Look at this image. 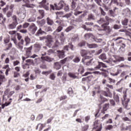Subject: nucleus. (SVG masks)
Segmentation results:
<instances>
[{
  "mask_svg": "<svg viewBox=\"0 0 131 131\" xmlns=\"http://www.w3.org/2000/svg\"><path fill=\"white\" fill-rule=\"evenodd\" d=\"M111 105H112V106H113V107H114L115 106V101H114V100L113 99H111L110 100Z\"/></svg>",
  "mask_w": 131,
  "mask_h": 131,
  "instance_id": "69168bd1",
  "label": "nucleus"
},
{
  "mask_svg": "<svg viewBox=\"0 0 131 131\" xmlns=\"http://www.w3.org/2000/svg\"><path fill=\"white\" fill-rule=\"evenodd\" d=\"M43 33H46V32H45V31H42V30H41V28H40L37 31L36 35L37 36H39V35H42Z\"/></svg>",
  "mask_w": 131,
  "mask_h": 131,
  "instance_id": "a878e982",
  "label": "nucleus"
},
{
  "mask_svg": "<svg viewBox=\"0 0 131 131\" xmlns=\"http://www.w3.org/2000/svg\"><path fill=\"white\" fill-rule=\"evenodd\" d=\"M108 13L110 16H111L112 17H114L115 13L113 10H110Z\"/></svg>",
  "mask_w": 131,
  "mask_h": 131,
  "instance_id": "e2e57ef3",
  "label": "nucleus"
},
{
  "mask_svg": "<svg viewBox=\"0 0 131 131\" xmlns=\"http://www.w3.org/2000/svg\"><path fill=\"white\" fill-rule=\"evenodd\" d=\"M97 23L98 24H102V25L106 23L105 21V18H101L99 20H97Z\"/></svg>",
  "mask_w": 131,
  "mask_h": 131,
  "instance_id": "e433bc0d",
  "label": "nucleus"
},
{
  "mask_svg": "<svg viewBox=\"0 0 131 131\" xmlns=\"http://www.w3.org/2000/svg\"><path fill=\"white\" fill-rule=\"evenodd\" d=\"M54 60V58H52L48 55L46 56L45 57L43 58L42 60H41L42 63H45V62H48V63H51Z\"/></svg>",
  "mask_w": 131,
  "mask_h": 131,
  "instance_id": "6e6552de",
  "label": "nucleus"
},
{
  "mask_svg": "<svg viewBox=\"0 0 131 131\" xmlns=\"http://www.w3.org/2000/svg\"><path fill=\"white\" fill-rule=\"evenodd\" d=\"M26 63H29L30 65H32L33 64V60L31 59H29L26 60Z\"/></svg>",
  "mask_w": 131,
  "mask_h": 131,
  "instance_id": "864d4df0",
  "label": "nucleus"
},
{
  "mask_svg": "<svg viewBox=\"0 0 131 131\" xmlns=\"http://www.w3.org/2000/svg\"><path fill=\"white\" fill-rule=\"evenodd\" d=\"M60 39L61 41H62V42H64V40H65V36H64V33L61 32L60 35Z\"/></svg>",
  "mask_w": 131,
  "mask_h": 131,
  "instance_id": "79ce46f5",
  "label": "nucleus"
},
{
  "mask_svg": "<svg viewBox=\"0 0 131 131\" xmlns=\"http://www.w3.org/2000/svg\"><path fill=\"white\" fill-rule=\"evenodd\" d=\"M99 10L101 12V15H102V16H105V15H106V12H105V11H104V10H103L102 9V7H99Z\"/></svg>",
  "mask_w": 131,
  "mask_h": 131,
  "instance_id": "bf43d9fd",
  "label": "nucleus"
},
{
  "mask_svg": "<svg viewBox=\"0 0 131 131\" xmlns=\"http://www.w3.org/2000/svg\"><path fill=\"white\" fill-rule=\"evenodd\" d=\"M79 9H80V7L78 6L75 9H74L73 11L71 12L70 13L64 15L65 18L67 19H69L72 14L74 15L75 17H77L80 14H82L83 12L79 11Z\"/></svg>",
  "mask_w": 131,
  "mask_h": 131,
  "instance_id": "f257e3e1",
  "label": "nucleus"
},
{
  "mask_svg": "<svg viewBox=\"0 0 131 131\" xmlns=\"http://www.w3.org/2000/svg\"><path fill=\"white\" fill-rule=\"evenodd\" d=\"M23 2L24 4H30V0H15L14 3H20Z\"/></svg>",
  "mask_w": 131,
  "mask_h": 131,
  "instance_id": "c756f323",
  "label": "nucleus"
},
{
  "mask_svg": "<svg viewBox=\"0 0 131 131\" xmlns=\"http://www.w3.org/2000/svg\"><path fill=\"white\" fill-rule=\"evenodd\" d=\"M54 6L56 10L60 11V10H62L64 8V6H66V4L63 0H61L57 5L56 3L54 4Z\"/></svg>",
  "mask_w": 131,
  "mask_h": 131,
  "instance_id": "20e7f679",
  "label": "nucleus"
},
{
  "mask_svg": "<svg viewBox=\"0 0 131 131\" xmlns=\"http://www.w3.org/2000/svg\"><path fill=\"white\" fill-rule=\"evenodd\" d=\"M95 15L93 14H90L88 15V20H95Z\"/></svg>",
  "mask_w": 131,
  "mask_h": 131,
  "instance_id": "a19ab883",
  "label": "nucleus"
},
{
  "mask_svg": "<svg viewBox=\"0 0 131 131\" xmlns=\"http://www.w3.org/2000/svg\"><path fill=\"white\" fill-rule=\"evenodd\" d=\"M16 48L21 52H23V45H21V44L18 43V44L16 45Z\"/></svg>",
  "mask_w": 131,
  "mask_h": 131,
  "instance_id": "58836bf2",
  "label": "nucleus"
},
{
  "mask_svg": "<svg viewBox=\"0 0 131 131\" xmlns=\"http://www.w3.org/2000/svg\"><path fill=\"white\" fill-rule=\"evenodd\" d=\"M98 64L95 68V70H98V69H100L101 67H102V68H107V66L102 62L98 61Z\"/></svg>",
  "mask_w": 131,
  "mask_h": 131,
  "instance_id": "ddd939ff",
  "label": "nucleus"
},
{
  "mask_svg": "<svg viewBox=\"0 0 131 131\" xmlns=\"http://www.w3.org/2000/svg\"><path fill=\"white\" fill-rule=\"evenodd\" d=\"M123 99L124 100H122V103L123 107H124V108L127 110H129L131 108V106L130 105H128V103H129L130 99L126 97V94H125L123 96Z\"/></svg>",
  "mask_w": 131,
  "mask_h": 131,
  "instance_id": "f03ea898",
  "label": "nucleus"
},
{
  "mask_svg": "<svg viewBox=\"0 0 131 131\" xmlns=\"http://www.w3.org/2000/svg\"><path fill=\"white\" fill-rule=\"evenodd\" d=\"M28 30L32 34H35L37 30V26L33 23L29 27Z\"/></svg>",
  "mask_w": 131,
  "mask_h": 131,
  "instance_id": "39448f33",
  "label": "nucleus"
},
{
  "mask_svg": "<svg viewBox=\"0 0 131 131\" xmlns=\"http://www.w3.org/2000/svg\"><path fill=\"white\" fill-rule=\"evenodd\" d=\"M27 22H35V21H36V18H35V17H34V16H31L29 18H28L27 19Z\"/></svg>",
  "mask_w": 131,
  "mask_h": 131,
  "instance_id": "7c9ffc66",
  "label": "nucleus"
},
{
  "mask_svg": "<svg viewBox=\"0 0 131 131\" xmlns=\"http://www.w3.org/2000/svg\"><path fill=\"white\" fill-rule=\"evenodd\" d=\"M13 23L18 24V21H17V16L16 15H13L12 16Z\"/></svg>",
  "mask_w": 131,
  "mask_h": 131,
  "instance_id": "09e8293b",
  "label": "nucleus"
},
{
  "mask_svg": "<svg viewBox=\"0 0 131 131\" xmlns=\"http://www.w3.org/2000/svg\"><path fill=\"white\" fill-rule=\"evenodd\" d=\"M98 58L104 61V60L107 59V55H106V54L105 53H102L98 56Z\"/></svg>",
  "mask_w": 131,
  "mask_h": 131,
  "instance_id": "393cba45",
  "label": "nucleus"
},
{
  "mask_svg": "<svg viewBox=\"0 0 131 131\" xmlns=\"http://www.w3.org/2000/svg\"><path fill=\"white\" fill-rule=\"evenodd\" d=\"M93 59L92 58L89 61L86 62V66H91L92 65V62H93Z\"/></svg>",
  "mask_w": 131,
  "mask_h": 131,
  "instance_id": "0e129e2a",
  "label": "nucleus"
},
{
  "mask_svg": "<svg viewBox=\"0 0 131 131\" xmlns=\"http://www.w3.org/2000/svg\"><path fill=\"white\" fill-rule=\"evenodd\" d=\"M47 55H48L47 52H44L43 53H41V57H40L41 61H42L44 58H46V56H47Z\"/></svg>",
  "mask_w": 131,
  "mask_h": 131,
  "instance_id": "a18cd8bd",
  "label": "nucleus"
},
{
  "mask_svg": "<svg viewBox=\"0 0 131 131\" xmlns=\"http://www.w3.org/2000/svg\"><path fill=\"white\" fill-rule=\"evenodd\" d=\"M61 63L59 62H56L54 63V68L56 70H59V69H61Z\"/></svg>",
  "mask_w": 131,
  "mask_h": 131,
  "instance_id": "b1692460",
  "label": "nucleus"
},
{
  "mask_svg": "<svg viewBox=\"0 0 131 131\" xmlns=\"http://www.w3.org/2000/svg\"><path fill=\"white\" fill-rule=\"evenodd\" d=\"M38 13L39 14L40 16H38L37 17V20H41V19L45 17V10H39Z\"/></svg>",
  "mask_w": 131,
  "mask_h": 131,
  "instance_id": "2eb2a0df",
  "label": "nucleus"
},
{
  "mask_svg": "<svg viewBox=\"0 0 131 131\" xmlns=\"http://www.w3.org/2000/svg\"><path fill=\"white\" fill-rule=\"evenodd\" d=\"M113 28L114 29H120L121 28V26L116 24L114 25Z\"/></svg>",
  "mask_w": 131,
  "mask_h": 131,
  "instance_id": "680f3d73",
  "label": "nucleus"
},
{
  "mask_svg": "<svg viewBox=\"0 0 131 131\" xmlns=\"http://www.w3.org/2000/svg\"><path fill=\"white\" fill-rule=\"evenodd\" d=\"M100 104H99V106H100L101 105H102V104H104V103H105V102H107V101H108V99H107V98L103 97L102 95L100 96Z\"/></svg>",
  "mask_w": 131,
  "mask_h": 131,
  "instance_id": "412c9836",
  "label": "nucleus"
},
{
  "mask_svg": "<svg viewBox=\"0 0 131 131\" xmlns=\"http://www.w3.org/2000/svg\"><path fill=\"white\" fill-rule=\"evenodd\" d=\"M8 10H9V5H7L6 8L3 9V13H7V11H8Z\"/></svg>",
  "mask_w": 131,
  "mask_h": 131,
  "instance_id": "052dcab7",
  "label": "nucleus"
},
{
  "mask_svg": "<svg viewBox=\"0 0 131 131\" xmlns=\"http://www.w3.org/2000/svg\"><path fill=\"white\" fill-rule=\"evenodd\" d=\"M42 117H43V115L42 114H40L36 118V120L38 121L40 120V119H42Z\"/></svg>",
  "mask_w": 131,
  "mask_h": 131,
  "instance_id": "5fc2aeb1",
  "label": "nucleus"
},
{
  "mask_svg": "<svg viewBox=\"0 0 131 131\" xmlns=\"http://www.w3.org/2000/svg\"><path fill=\"white\" fill-rule=\"evenodd\" d=\"M37 23L39 25L40 27H42L46 24V19H42L41 20H38Z\"/></svg>",
  "mask_w": 131,
  "mask_h": 131,
  "instance_id": "4be33fe9",
  "label": "nucleus"
},
{
  "mask_svg": "<svg viewBox=\"0 0 131 131\" xmlns=\"http://www.w3.org/2000/svg\"><path fill=\"white\" fill-rule=\"evenodd\" d=\"M126 47L125 44L124 43H122V45H121V48H120V50H121L122 49V53H124L125 52L124 48Z\"/></svg>",
  "mask_w": 131,
  "mask_h": 131,
  "instance_id": "603ef678",
  "label": "nucleus"
},
{
  "mask_svg": "<svg viewBox=\"0 0 131 131\" xmlns=\"http://www.w3.org/2000/svg\"><path fill=\"white\" fill-rule=\"evenodd\" d=\"M34 50L35 53H38L41 50V46L39 43H36L34 45Z\"/></svg>",
  "mask_w": 131,
  "mask_h": 131,
  "instance_id": "9d476101",
  "label": "nucleus"
},
{
  "mask_svg": "<svg viewBox=\"0 0 131 131\" xmlns=\"http://www.w3.org/2000/svg\"><path fill=\"white\" fill-rule=\"evenodd\" d=\"M24 49L26 50L27 56L28 57H30V55H31V51L32 50V46L29 48H25Z\"/></svg>",
  "mask_w": 131,
  "mask_h": 131,
  "instance_id": "dca6fc26",
  "label": "nucleus"
},
{
  "mask_svg": "<svg viewBox=\"0 0 131 131\" xmlns=\"http://www.w3.org/2000/svg\"><path fill=\"white\" fill-rule=\"evenodd\" d=\"M69 49H71L72 51H73V45H72V44L69 43L68 45H67L64 47V50L65 51H68Z\"/></svg>",
  "mask_w": 131,
  "mask_h": 131,
  "instance_id": "5701e85b",
  "label": "nucleus"
},
{
  "mask_svg": "<svg viewBox=\"0 0 131 131\" xmlns=\"http://www.w3.org/2000/svg\"><path fill=\"white\" fill-rule=\"evenodd\" d=\"M80 54L81 57H84V56H86V55H91V51L84 49L81 50L80 52Z\"/></svg>",
  "mask_w": 131,
  "mask_h": 131,
  "instance_id": "9b49d317",
  "label": "nucleus"
},
{
  "mask_svg": "<svg viewBox=\"0 0 131 131\" xmlns=\"http://www.w3.org/2000/svg\"><path fill=\"white\" fill-rule=\"evenodd\" d=\"M112 4H114L115 5H116V6H119L121 8H124V7H125V3L121 1L119 3H118L117 0H111L109 6H111Z\"/></svg>",
  "mask_w": 131,
  "mask_h": 131,
  "instance_id": "423d86ee",
  "label": "nucleus"
},
{
  "mask_svg": "<svg viewBox=\"0 0 131 131\" xmlns=\"http://www.w3.org/2000/svg\"><path fill=\"white\" fill-rule=\"evenodd\" d=\"M105 19L106 20V23H108L110 24V23H112V22H114V20H113V19L109 18V17L108 16H105Z\"/></svg>",
  "mask_w": 131,
  "mask_h": 131,
  "instance_id": "c03bdc74",
  "label": "nucleus"
},
{
  "mask_svg": "<svg viewBox=\"0 0 131 131\" xmlns=\"http://www.w3.org/2000/svg\"><path fill=\"white\" fill-rule=\"evenodd\" d=\"M86 16V12H84L83 14H81L78 18H76V22H82V19Z\"/></svg>",
  "mask_w": 131,
  "mask_h": 131,
  "instance_id": "4468645a",
  "label": "nucleus"
},
{
  "mask_svg": "<svg viewBox=\"0 0 131 131\" xmlns=\"http://www.w3.org/2000/svg\"><path fill=\"white\" fill-rule=\"evenodd\" d=\"M91 36H93V34L92 33H88L84 35L85 39H89Z\"/></svg>",
  "mask_w": 131,
  "mask_h": 131,
  "instance_id": "49530a36",
  "label": "nucleus"
},
{
  "mask_svg": "<svg viewBox=\"0 0 131 131\" xmlns=\"http://www.w3.org/2000/svg\"><path fill=\"white\" fill-rule=\"evenodd\" d=\"M127 22H128V20H127V19H125L122 21V25L126 26V25H127Z\"/></svg>",
  "mask_w": 131,
  "mask_h": 131,
  "instance_id": "13d9d810",
  "label": "nucleus"
},
{
  "mask_svg": "<svg viewBox=\"0 0 131 131\" xmlns=\"http://www.w3.org/2000/svg\"><path fill=\"white\" fill-rule=\"evenodd\" d=\"M48 0H42L41 2L39 3V7L42 8L46 11L50 10V3H47V1Z\"/></svg>",
  "mask_w": 131,
  "mask_h": 131,
  "instance_id": "7ed1b4c3",
  "label": "nucleus"
},
{
  "mask_svg": "<svg viewBox=\"0 0 131 131\" xmlns=\"http://www.w3.org/2000/svg\"><path fill=\"white\" fill-rule=\"evenodd\" d=\"M6 16L7 17V18H10L11 17H12V12L11 11H8L7 14H6Z\"/></svg>",
  "mask_w": 131,
  "mask_h": 131,
  "instance_id": "338daca9",
  "label": "nucleus"
},
{
  "mask_svg": "<svg viewBox=\"0 0 131 131\" xmlns=\"http://www.w3.org/2000/svg\"><path fill=\"white\" fill-rule=\"evenodd\" d=\"M29 26V23H25L23 25V28L25 29L27 28Z\"/></svg>",
  "mask_w": 131,
  "mask_h": 131,
  "instance_id": "774afa93",
  "label": "nucleus"
},
{
  "mask_svg": "<svg viewBox=\"0 0 131 131\" xmlns=\"http://www.w3.org/2000/svg\"><path fill=\"white\" fill-rule=\"evenodd\" d=\"M107 91H102V95L104 97H108V98H112V93L110 92L108 88H106Z\"/></svg>",
  "mask_w": 131,
  "mask_h": 131,
  "instance_id": "1a4fd4ad",
  "label": "nucleus"
},
{
  "mask_svg": "<svg viewBox=\"0 0 131 131\" xmlns=\"http://www.w3.org/2000/svg\"><path fill=\"white\" fill-rule=\"evenodd\" d=\"M64 10L65 12H69L70 11V8H69V5H66L64 6Z\"/></svg>",
  "mask_w": 131,
  "mask_h": 131,
  "instance_id": "3c124183",
  "label": "nucleus"
},
{
  "mask_svg": "<svg viewBox=\"0 0 131 131\" xmlns=\"http://www.w3.org/2000/svg\"><path fill=\"white\" fill-rule=\"evenodd\" d=\"M62 30L63 27L62 26H59L54 32V33H58L59 32H61V31H62Z\"/></svg>",
  "mask_w": 131,
  "mask_h": 131,
  "instance_id": "72a5a7b5",
  "label": "nucleus"
},
{
  "mask_svg": "<svg viewBox=\"0 0 131 131\" xmlns=\"http://www.w3.org/2000/svg\"><path fill=\"white\" fill-rule=\"evenodd\" d=\"M80 56H76L73 59V61L74 63H79L80 62Z\"/></svg>",
  "mask_w": 131,
  "mask_h": 131,
  "instance_id": "c85d7f7f",
  "label": "nucleus"
},
{
  "mask_svg": "<svg viewBox=\"0 0 131 131\" xmlns=\"http://www.w3.org/2000/svg\"><path fill=\"white\" fill-rule=\"evenodd\" d=\"M56 53H57L60 59H63V58L65 57V51L64 50H56Z\"/></svg>",
  "mask_w": 131,
  "mask_h": 131,
  "instance_id": "f8f14e48",
  "label": "nucleus"
},
{
  "mask_svg": "<svg viewBox=\"0 0 131 131\" xmlns=\"http://www.w3.org/2000/svg\"><path fill=\"white\" fill-rule=\"evenodd\" d=\"M34 71L36 74H40V73L41 72V71L38 68H36Z\"/></svg>",
  "mask_w": 131,
  "mask_h": 131,
  "instance_id": "8fccbe9b",
  "label": "nucleus"
},
{
  "mask_svg": "<svg viewBox=\"0 0 131 131\" xmlns=\"http://www.w3.org/2000/svg\"><path fill=\"white\" fill-rule=\"evenodd\" d=\"M114 99L118 105H119V95L114 92Z\"/></svg>",
  "mask_w": 131,
  "mask_h": 131,
  "instance_id": "6ab92c4d",
  "label": "nucleus"
},
{
  "mask_svg": "<svg viewBox=\"0 0 131 131\" xmlns=\"http://www.w3.org/2000/svg\"><path fill=\"white\" fill-rule=\"evenodd\" d=\"M50 78L52 80H55V79L56 78V76L55 75V74L54 73L51 74V75H50Z\"/></svg>",
  "mask_w": 131,
  "mask_h": 131,
  "instance_id": "6e6d98bb",
  "label": "nucleus"
},
{
  "mask_svg": "<svg viewBox=\"0 0 131 131\" xmlns=\"http://www.w3.org/2000/svg\"><path fill=\"white\" fill-rule=\"evenodd\" d=\"M25 41L26 42L25 46L27 47V46H28L29 43H30V39L29 37L27 36L25 37Z\"/></svg>",
  "mask_w": 131,
  "mask_h": 131,
  "instance_id": "c9c22d12",
  "label": "nucleus"
},
{
  "mask_svg": "<svg viewBox=\"0 0 131 131\" xmlns=\"http://www.w3.org/2000/svg\"><path fill=\"white\" fill-rule=\"evenodd\" d=\"M84 46H85V41H82L78 44V46L80 47V48H82V47H84Z\"/></svg>",
  "mask_w": 131,
  "mask_h": 131,
  "instance_id": "4d7b16f0",
  "label": "nucleus"
},
{
  "mask_svg": "<svg viewBox=\"0 0 131 131\" xmlns=\"http://www.w3.org/2000/svg\"><path fill=\"white\" fill-rule=\"evenodd\" d=\"M71 2V7L72 11H74L76 8V2L75 0H71L70 1Z\"/></svg>",
  "mask_w": 131,
  "mask_h": 131,
  "instance_id": "a211bd4d",
  "label": "nucleus"
},
{
  "mask_svg": "<svg viewBox=\"0 0 131 131\" xmlns=\"http://www.w3.org/2000/svg\"><path fill=\"white\" fill-rule=\"evenodd\" d=\"M43 28H45V31L46 32H50L53 31L52 27H51L50 26H43Z\"/></svg>",
  "mask_w": 131,
  "mask_h": 131,
  "instance_id": "bb28decb",
  "label": "nucleus"
},
{
  "mask_svg": "<svg viewBox=\"0 0 131 131\" xmlns=\"http://www.w3.org/2000/svg\"><path fill=\"white\" fill-rule=\"evenodd\" d=\"M32 6H35V5L25 3V5H23V7H26V8H32Z\"/></svg>",
  "mask_w": 131,
  "mask_h": 131,
  "instance_id": "37998d69",
  "label": "nucleus"
},
{
  "mask_svg": "<svg viewBox=\"0 0 131 131\" xmlns=\"http://www.w3.org/2000/svg\"><path fill=\"white\" fill-rule=\"evenodd\" d=\"M17 25H18V24L12 23L11 24L9 25L8 27L9 29H15V28Z\"/></svg>",
  "mask_w": 131,
  "mask_h": 131,
  "instance_id": "2f4dec72",
  "label": "nucleus"
},
{
  "mask_svg": "<svg viewBox=\"0 0 131 131\" xmlns=\"http://www.w3.org/2000/svg\"><path fill=\"white\" fill-rule=\"evenodd\" d=\"M109 25V23H106L104 24L101 25V27L103 28V31H105L107 33H110L111 32V29L110 27L108 26Z\"/></svg>",
  "mask_w": 131,
  "mask_h": 131,
  "instance_id": "0eeeda50",
  "label": "nucleus"
},
{
  "mask_svg": "<svg viewBox=\"0 0 131 131\" xmlns=\"http://www.w3.org/2000/svg\"><path fill=\"white\" fill-rule=\"evenodd\" d=\"M109 106H110L109 103L104 104L103 106V111H107V110L109 109Z\"/></svg>",
  "mask_w": 131,
  "mask_h": 131,
  "instance_id": "4c0bfd02",
  "label": "nucleus"
},
{
  "mask_svg": "<svg viewBox=\"0 0 131 131\" xmlns=\"http://www.w3.org/2000/svg\"><path fill=\"white\" fill-rule=\"evenodd\" d=\"M47 24L49 26H53L54 25V20L52 19H51L50 17H47L46 18Z\"/></svg>",
  "mask_w": 131,
  "mask_h": 131,
  "instance_id": "aec40b11",
  "label": "nucleus"
},
{
  "mask_svg": "<svg viewBox=\"0 0 131 131\" xmlns=\"http://www.w3.org/2000/svg\"><path fill=\"white\" fill-rule=\"evenodd\" d=\"M74 29V27L71 26L68 27L65 29L66 32H69V31H71V30H73Z\"/></svg>",
  "mask_w": 131,
  "mask_h": 131,
  "instance_id": "ea45409f",
  "label": "nucleus"
},
{
  "mask_svg": "<svg viewBox=\"0 0 131 131\" xmlns=\"http://www.w3.org/2000/svg\"><path fill=\"white\" fill-rule=\"evenodd\" d=\"M68 75L71 78H73V79H75L77 78V76L74 73L70 72L68 73Z\"/></svg>",
  "mask_w": 131,
  "mask_h": 131,
  "instance_id": "cd10ccee",
  "label": "nucleus"
},
{
  "mask_svg": "<svg viewBox=\"0 0 131 131\" xmlns=\"http://www.w3.org/2000/svg\"><path fill=\"white\" fill-rule=\"evenodd\" d=\"M87 46L89 48V49H95V48H98V45L97 44L87 43Z\"/></svg>",
  "mask_w": 131,
  "mask_h": 131,
  "instance_id": "473e14b6",
  "label": "nucleus"
},
{
  "mask_svg": "<svg viewBox=\"0 0 131 131\" xmlns=\"http://www.w3.org/2000/svg\"><path fill=\"white\" fill-rule=\"evenodd\" d=\"M57 50L54 49H49L47 50V53L48 56H52V55H55L57 54Z\"/></svg>",
  "mask_w": 131,
  "mask_h": 131,
  "instance_id": "f3484780",
  "label": "nucleus"
},
{
  "mask_svg": "<svg viewBox=\"0 0 131 131\" xmlns=\"http://www.w3.org/2000/svg\"><path fill=\"white\" fill-rule=\"evenodd\" d=\"M68 94L71 96V97H73L74 95V92L73 90H72V88H70L68 89Z\"/></svg>",
  "mask_w": 131,
  "mask_h": 131,
  "instance_id": "f704fd0d",
  "label": "nucleus"
},
{
  "mask_svg": "<svg viewBox=\"0 0 131 131\" xmlns=\"http://www.w3.org/2000/svg\"><path fill=\"white\" fill-rule=\"evenodd\" d=\"M59 46H60V42H59V41H58V40H56L53 48H58Z\"/></svg>",
  "mask_w": 131,
  "mask_h": 131,
  "instance_id": "de8ad7c7",
  "label": "nucleus"
}]
</instances>
